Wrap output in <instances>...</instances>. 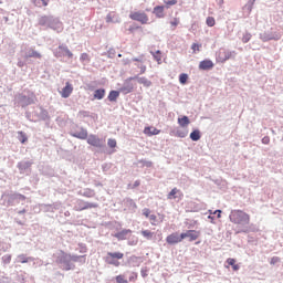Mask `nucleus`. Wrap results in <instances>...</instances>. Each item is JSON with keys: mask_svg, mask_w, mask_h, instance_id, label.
Segmentation results:
<instances>
[{"mask_svg": "<svg viewBox=\"0 0 283 283\" xmlns=\"http://www.w3.org/2000/svg\"><path fill=\"white\" fill-rule=\"evenodd\" d=\"M230 221L233 224H250L251 216L242 210H232L230 213Z\"/></svg>", "mask_w": 283, "mask_h": 283, "instance_id": "obj_1", "label": "nucleus"}, {"mask_svg": "<svg viewBox=\"0 0 283 283\" xmlns=\"http://www.w3.org/2000/svg\"><path fill=\"white\" fill-rule=\"evenodd\" d=\"M123 258H125L123 252H107L105 262L112 266H120V262L118 260H123Z\"/></svg>", "mask_w": 283, "mask_h": 283, "instance_id": "obj_2", "label": "nucleus"}, {"mask_svg": "<svg viewBox=\"0 0 283 283\" xmlns=\"http://www.w3.org/2000/svg\"><path fill=\"white\" fill-rule=\"evenodd\" d=\"M129 19H132V21H138L142 25H147V23H149V15H147L145 11H133L129 14Z\"/></svg>", "mask_w": 283, "mask_h": 283, "instance_id": "obj_3", "label": "nucleus"}, {"mask_svg": "<svg viewBox=\"0 0 283 283\" xmlns=\"http://www.w3.org/2000/svg\"><path fill=\"white\" fill-rule=\"evenodd\" d=\"M143 216H145V218H148L150 220V224L153 227H158V224L163 223V221L165 220V218L161 214H151V210H149L148 208H145L143 210Z\"/></svg>", "mask_w": 283, "mask_h": 283, "instance_id": "obj_4", "label": "nucleus"}, {"mask_svg": "<svg viewBox=\"0 0 283 283\" xmlns=\"http://www.w3.org/2000/svg\"><path fill=\"white\" fill-rule=\"evenodd\" d=\"M98 207V203H92L84 200L78 199L76 201V206L74 207L75 211H85L87 209H96Z\"/></svg>", "mask_w": 283, "mask_h": 283, "instance_id": "obj_5", "label": "nucleus"}, {"mask_svg": "<svg viewBox=\"0 0 283 283\" xmlns=\"http://www.w3.org/2000/svg\"><path fill=\"white\" fill-rule=\"evenodd\" d=\"M187 238H188L189 242H195V240H198V238H200V231L188 230L180 234V240H185Z\"/></svg>", "mask_w": 283, "mask_h": 283, "instance_id": "obj_6", "label": "nucleus"}, {"mask_svg": "<svg viewBox=\"0 0 283 283\" xmlns=\"http://www.w3.org/2000/svg\"><path fill=\"white\" fill-rule=\"evenodd\" d=\"M87 144L92 147H105V143H103V139L98 138L96 135H90L87 138Z\"/></svg>", "mask_w": 283, "mask_h": 283, "instance_id": "obj_7", "label": "nucleus"}, {"mask_svg": "<svg viewBox=\"0 0 283 283\" xmlns=\"http://www.w3.org/2000/svg\"><path fill=\"white\" fill-rule=\"evenodd\" d=\"M74 92V86L70 82L65 83V87L62 88L60 92L62 98H70L72 96V93Z\"/></svg>", "mask_w": 283, "mask_h": 283, "instance_id": "obj_8", "label": "nucleus"}, {"mask_svg": "<svg viewBox=\"0 0 283 283\" xmlns=\"http://www.w3.org/2000/svg\"><path fill=\"white\" fill-rule=\"evenodd\" d=\"M232 56H233V52L223 50L219 52L218 60L221 63H224L229 61V59H232Z\"/></svg>", "mask_w": 283, "mask_h": 283, "instance_id": "obj_9", "label": "nucleus"}, {"mask_svg": "<svg viewBox=\"0 0 283 283\" xmlns=\"http://www.w3.org/2000/svg\"><path fill=\"white\" fill-rule=\"evenodd\" d=\"M144 134L146 136H158V134H160V129L154 127V126H146L144 128Z\"/></svg>", "mask_w": 283, "mask_h": 283, "instance_id": "obj_10", "label": "nucleus"}, {"mask_svg": "<svg viewBox=\"0 0 283 283\" xmlns=\"http://www.w3.org/2000/svg\"><path fill=\"white\" fill-rule=\"evenodd\" d=\"M153 14L157 17V19H164L165 18V7L157 6L153 10Z\"/></svg>", "mask_w": 283, "mask_h": 283, "instance_id": "obj_11", "label": "nucleus"}, {"mask_svg": "<svg viewBox=\"0 0 283 283\" xmlns=\"http://www.w3.org/2000/svg\"><path fill=\"white\" fill-rule=\"evenodd\" d=\"M199 70H213V62L211 60H203L199 63Z\"/></svg>", "mask_w": 283, "mask_h": 283, "instance_id": "obj_12", "label": "nucleus"}, {"mask_svg": "<svg viewBox=\"0 0 283 283\" xmlns=\"http://www.w3.org/2000/svg\"><path fill=\"white\" fill-rule=\"evenodd\" d=\"M132 234V230L130 229H124L120 232H117L115 234V238L117 240H127V235Z\"/></svg>", "mask_w": 283, "mask_h": 283, "instance_id": "obj_13", "label": "nucleus"}, {"mask_svg": "<svg viewBox=\"0 0 283 283\" xmlns=\"http://www.w3.org/2000/svg\"><path fill=\"white\" fill-rule=\"evenodd\" d=\"M134 78L137 80V83H139L140 85H144V87H151V81H149L147 77H138L135 76ZM133 77H130V81L134 80Z\"/></svg>", "mask_w": 283, "mask_h": 283, "instance_id": "obj_14", "label": "nucleus"}, {"mask_svg": "<svg viewBox=\"0 0 283 283\" xmlns=\"http://www.w3.org/2000/svg\"><path fill=\"white\" fill-rule=\"evenodd\" d=\"M73 138H80V140H86L87 138V129L81 128L80 132L72 134Z\"/></svg>", "mask_w": 283, "mask_h": 283, "instance_id": "obj_15", "label": "nucleus"}, {"mask_svg": "<svg viewBox=\"0 0 283 283\" xmlns=\"http://www.w3.org/2000/svg\"><path fill=\"white\" fill-rule=\"evenodd\" d=\"M33 6H35V8H46V6H49L50 0H32Z\"/></svg>", "mask_w": 283, "mask_h": 283, "instance_id": "obj_16", "label": "nucleus"}, {"mask_svg": "<svg viewBox=\"0 0 283 283\" xmlns=\"http://www.w3.org/2000/svg\"><path fill=\"white\" fill-rule=\"evenodd\" d=\"M94 98L97 101H103L105 98V88H98L94 92Z\"/></svg>", "mask_w": 283, "mask_h": 283, "instance_id": "obj_17", "label": "nucleus"}, {"mask_svg": "<svg viewBox=\"0 0 283 283\" xmlns=\"http://www.w3.org/2000/svg\"><path fill=\"white\" fill-rule=\"evenodd\" d=\"M118 96H120V93L118 91H111L108 94V101H111V103H114L116 102Z\"/></svg>", "mask_w": 283, "mask_h": 283, "instance_id": "obj_18", "label": "nucleus"}, {"mask_svg": "<svg viewBox=\"0 0 283 283\" xmlns=\"http://www.w3.org/2000/svg\"><path fill=\"white\" fill-rule=\"evenodd\" d=\"M227 264H229V266H232L233 271H240V265L235 264V259H227Z\"/></svg>", "mask_w": 283, "mask_h": 283, "instance_id": "obj_19", "label": "nucleus"}, {"mask_svg": "<svg viewBox=\"0 0 283 283\" xmlns=\"http://www.w3.org/2000/svg\"><path fill=\"white\" fill-rule=\"evenodd\" d=\"M65 49H67L66 45H60L55 51V56L57 57L65 56Z\"/></svg>", "mask_w": 283, "mask_h": 283, "instance_id": "obj_20", "label": "nucleus"}, {"mask_svg": "<svg viewBox=\"0 0 283 283\" xmlns=\"http://www.w3.org/2000/svg\"><path fill=\"white\" fill-rule=\"evenodd\" d=\"M150 54H153L155 61L160 64V61H163V52H160V50H157L155 52H150Z\"/></svg>", "mask_w": 283, "mask_h": 283, "instance_id": "obj_21", "label": "nucleus"}, {"mask_svg": "<svg viewBox=\"0 0 283 283\" xmlns=\"http://www.w3.org/2000/svg\"><path fill=\"white\" fill-rule=\"evenodd\" d=\"M168 244H176L178 242V234H170L166 238Z\"/></svg>", "mask_w": 283, "mask_h": 283, "instance_id": "obj_22", "label": "nucleus"}, {"mask_svg": "<svg viewBox=\"0 0 283 283\" xmlns=\"http://www.w3.org/2000/svg\"><path fill=\"white\" fill-rule=\"evenodd\" d=\"M106 23H118V20H116V13H108L106 15Z\"/></svg>", "mask_w": 283, "mask_h": 283, "instance_id": "obj_23", "label": "nucleus"}, {"mask_svg": "<svg viewBox=\"0 0 283 283\" xmlns=\"http://www.w3.org/2000/svg\"><path fill=\"white\" fill-rule=\"evenodd\" d=\"M18 140L24 145V143H28V135H25V133L22 130L18 132Z\"/></svg>", "mask_w": 283, "mask_h": 283, "instance_id": "obj_24", "label": "nucleus"}, {"mask_svg": "<svg viewBox=\"0 0 283 283\" xmlns=\"http://www.w3.org/2000/svg\"><path fill=\"white\" fill-rule=\"evenodd\" d=\"M84 198H94L96 196V192L90 188L85 189L84 192L82 193Z\"/></svg>", "mask_w": 283, "mask_h": 283, "instance_id": "obj_25", "label": "nucleus"}, {"mask_svg": "<svg viewBox=\"0 0 283 283\" xmlns=\"http://www.w3.org/2000/svg\"><path fill=\"white\" fill-rule=\"evenodd\" d=\"M142 235L146 238V240L154 239V232H151V230H142Z\"/></svg>", "mask_w": 283, "mask_h": 283, "instance_id": "obj_26", "label": "nucleus"}, {"mask_svg": "<svg viewBox=\"0 0 283 283\" xmlns=\"http://www.w3.org/2000/svg\"><path fill=\"white\" fill-rule=\"evenodd\" d=\"M27 59H41V53L31 49L29 54L27 55Z\"/></svg>", "mask_w": 283, "mask_h": 283, "instance_id": "obj_27", "label": "nucleus"}, {"mask_svg": "<svg viewBox=\"0 0 283 283\" xmlns=\"http://www.w3.org/2000/svg\"><path fill=\"white\" fill-rule=\"evenodd\" d=\"M19 169H30L32 167V161H21L18 164Z\"/></svg>", "mask_w": 283, "mask_h": 283, "instance_id": "obj_28", "label": "nucleus"}, {"mask_svg": "<svg viewBox=\"0 0 283 283\" xmlns=\"http://www.w3.org/2000/svg\"><path fill=\"white\" fill-rule=\"evenodd\" d=\"M190 138L193 142H198L201 138L200 130L196 129L190 134Z\"/></svg>", "mask_w": 283, "mask_h": 283, "instance_id": "obj_29", "label": "nucleus"}, {"mask_svg": "<svg viewBox=\"0 0 283 283\" xmlns=\"http://www.w3.org/2000/svg\"><path fill=\"white\" fill-rule=\"evenodd\" d=\"M48 23H50V17L48 15H42L39 19V25H48Z\"/></svg>", "mask_w": 283, "mask_h": 283, "instance_id": "obj_30", "label": "nucleus"}, {"mask_svg": "<svg viewBox=\"0 0 283 283\" xmlns=\"http://www.w3.org/2000/svg\"><path fill=\"white\" fill-rule=\"evenodd\" d=\"M179 125H181V127H187V125H189V117L184 116L182 118L178 119Z\"/></svg>", "mask_w": 283, "mask_h": 283, "instance_id": "obj_31", "label": "nucleus"}, {"mask_svg": "<svg viewBox=\"0 0 283 283\" xmlns=\"http://www.w3.org/2000/svg\"><path fill=\"white\" fill-rule=\"evenodd\" d=\"M206 23H207L208 28H213V25H216V18H213V17H208V18L206 19Z\"/></svg>", "mask_w": 283, "mask_h": 283, "instance_id": "obj_32", "label": "nucleus"}, {"mask_svg": "<svg viewBox=\"0 0 283 283\" xmlns=\"http://www.w3.org/2000/svg\"><path fill=\"white\" fill-rule=\"evenodd\" d=\"M116 283H129V281H127V279L125 277L124 274H119L115 277Z\"/></svg>", "mask_w": 283, "mask_h": 283, "instance_id": "obj_33", "label": "nucleus"}, {"mask_svg": "<svg viewBox=\"0 0 283 283\" xmlns=\"http://www.w3.org/2000/svg\"><path fill=\"white\" fill-rule=\"evenodd\" d=\"M201 48H202V44H200V43H192V45H191L192 54H196L197 52H200Z\"/></svg>", "mask_w": 283, "mask_h": 283, "instance_id": "obj_34", "label": "nucleus"}, {"mask_svg": "<svg viewBox=\"0 0 283 283\" xmlns=\"http://www.w3.org/2000/svg\"><path fill=\"white\" fill-rule=\"evenodd\" d=\"M187 81H189V75H187L185 73L180 74L179 83H181V85H185V84H187Z\"/></svg>", "mask_w": 283, "mask_h": 283, "instance_id": "obj_35", "label": "nucleus"}, {"mask_svg": "<svg viewBox=\"0 0 283 283\" xmlns=\"http://www.w3.org/2000/svg\"><path fill=\"white\" fill-rule=\"evenodd\" d=\"M80 61H82V63H90V61H91L90 54L82 53L81 56H80Z\"/></svg>", "mask_w": 283, "mask_h": 283, "instance_id": "obj_36", "label": "nucleus"}, {"mask_svg": "<svg viewBox=\"0 0 283 283\" xmlns=\"http://www.w3.org/2000/svg\"><path fill=\"white\" fill-rule=\"evenodd\" d=\"M251 33H244L241 41L242 43H249L251 41Z\"/></svg>", "mask_w": 283, "mask_h": 283, "instance_id": "obj_37", "label": "nucleus"}, {"mask_svg": "<svg viewBox=\"0 0 283 283\" xmlns=\"http://www.w3.org/2000/svg\"><path fill=\"white\" fill-rule=\"evenodd\" d=\"M107 145L111 149H114L116 147V139H108Z\"/></svg>", "mask_w": 283, "mask_h": 283, "instance_id": "obj_38", "label": "nucleus"}, {"mask_svg": "<svg viewBox=\"0 0 283 283\" xmlns=\"http://www.w3.org/2000/svg\"><path fill=\"white\" fill-rule=\"evenodd\" d=\"M176 193H178V190L176 188H174L169 195H168V198L171 200V198H176Z\"/></svg>", "mask_w": 283, "mask_h": 283, "instance_id": "obj_39", "label": "nucleus"}, {"mask_svg": "<svg viewBox=\"0 0 283 283\" xmlns=\"http://www.w3.org/2000/svg\"><path fill=\"white\" fill-rule=\"evenodd\" d=\"M19 262H21L22 264H25V262H28V258H25V255L21 254L18 256Z\"/></svg>", "mask_w": 283, "mask_h": 283, "instance_id": "obj_40", "label": "nucleus"}, {"mask_svg": "<svg viewBox=\"0 0 283 283\" xmlns=\"http://www.w3.org/2000/svg\"><path fill=\"white\" fill-rule=\"evenodd\" d=\"M166 6H176L177 0H165Z\"/></svg>", "mask_w": 283, "mask_h": 283, "instance_id": "obj_41", "label": "nucleus"}, {"mask_svg": "<svg viewBox=\"0 0 283 283\" xmlns=\"http://www.w3.org/2000/svg\"><path fill=\"white\" fill-rule=\"evenodd\" d=\"M65 53L64 55L69 56V59H72V56H74V54L72 53V51H70V49H64Z\"/></svg>", "mask_w": 283, "mask_h": 283, "instance_id": "obj_42", "label": "nucleus"}, {"mask_svg": "<svg viewBox=\"0 0 283 283\" xmlns=\"http://www.w3.org/2000/svg\"><path fill=\"white\" fill-rule=\"evenodd\" d=\"M262 143L263 145H269V143H271V138L269 136H265L262 138Z\"/></svg>", "mask_w": 283, "mask_h": 283, "instance_id": "obj_43", "label": "nucleus"}, {"mask_svg": "<svg viewBox=\"0 0 283 283\" xmlns=\"http://www.w3.org/2000/svg\"><path fill=\"white\" fill-rule=\"evenodd\" d=\"M277 262H280V258L279 256H273L270 261V264H277Z\"/></svg>", "mask_w": 283, "mask_h": 283, "instance_id": "obj_44", "label": "nucleus"}, {"mask_svg": "<svg viewBox=\"0 0 283 283\" xmlns=\"http://www.w3.org/2000/svg\"><path fill=\"white\" fill-rule=\"evenodd\" d=\"M134 87L127 88V87H123L122 92H124L125 94H129L130 92H133Z\"/></svg>", "mask_w": 283, "mask_h": 283, "instance_id": "obj_45", "label": "nucleus"}, {"mask_svg": "<svg viewBox=\"0 0 283 283\" xmlns=\"http://www.w3.org/2000/svg\"><path fill=\"white\" fill-rule=\"evenodd\" d=\"M139 70H140V74H145L147 72V66L146 65H140Z\"/></svg>", "mask_w": 283, "mask_h": 283, "instance_id": "obj_46", "label": "nucleus"}, {"mask_svg": "<svg viewBox=\"0 0 283 283\" xmlns=\"http://www.w3.org/2000/svg\"><path fill=\"white\" fill-rule=\"evenodd\" d=\"M136 280H138V274H133L129 276V282H136Z\"/></svg>", "mask_w": 283, "mask_h": 283, "instance_id": "obj_47", "label": "nucleus"}, {"mask_svg": "<svg viewBox=\"0 0 283 283\" xmlns=\"http://www.w3.org/2000/svg\"><path fill=\"white\" fill-rule=\"evenodd\" d=\"M213 213H217V218H222V210H216Z\"/></svg>", "mask_w": 283, "mask_h": 283, "instance_id": "obj_48", "label": "nucleus"}, {"mask_svg": "<svg viewBox=\"0 0 283 283\" xmlns=\"http://www.w3.org/2000/svg\"><path fill=\"white\" fill-rule=\"evenodd\" d=\"M171 29L176 30V25H178V22L175 20L172 22H170Z\"/></svg>", "mask_w": 283, "mask_h": 283, "instance_id": "obj_49", "label": "nucleus"}, {"mask_svg": "<svg viewBox=\"0 0 283 283\" xmlns=\"http://www.w3.org/2000/svg\"><path fill=\"white\" fill-rule=\"evenodd\" d=\"M250 1V6H249V12H251V10H253V3H255V0H249Z\"/></svg>", "mask_w": 283, "mask_h": 283, "instance_id": "obj_50", "label": "nucleus"}, {"mask_svg": "<svg viewBox=\"0 0 283 283\" xmlns=\"http://www.w3.org/2000/svg\"><path fill=\"white\" fill-rule=\"evenodd\" d=\"M78 258H81V256H78V255H73V256H71V260H73V262H78Z\"/></svg>", "mask_w": 283, "mask_h": 283, "instance_id": "obj_51", "label": "nucleus"}, {"mask_svg": "<svg viewBox=\"0 0 283 283\" xmlns=\"http://www.w3.org/2000/svg\"><path fill=\"white\" fill-rule=\"evenodd\" d=\"M134 187H140V181H139V180H136V181L134 182Z\"/></svg>", "mask_w": 283, "mask_h": 283, "instance_id": "obj_52", "label": "nucleus"}, {"mask_svg": "<svg viewBox=\"0 0 283 283\" xmlns=\"http://www.w3.org/2000/svg\"><path fill=\"white\" fill-rule=\"evenodd\" d=\"M133 61L138 62V63H142V62H143V59L134 57Z\"/></svg>", "mask_w": 283, "mask_h": 283, "instance_id": "obj_53", "label": "nucleus"}, {"mask_svg": "<svg viewBox=\"0 0 283 283\" xmlns=\"http://www.w3.org/2000/svg\"><path fill=\"white\" fill-rule=\"evenodd\" d=\"M20 198H21L22 200H25V196H23V195H20Z\"/></svg>", "mask_w": 283, "mask_h": 283, "instance_id": "obj_54", "label": "nucleus"}, {"mask_svg": "<svg viewBox=\"0 0 283 283\" xmlns=\"http://www.w3.org/2000/svg\"><path fill=\"white\" fill-rule=\"evenodd\" d=\"M180 138H185V134L179 133Z\"/></svg>", "mask_w": 283, "mask_h": 283, "instance_id": "obj_55", "label": "nucleus"}, {"mask_svg": "<svg viewBox=\"0 0 283 283\" xmlns=\"http://www.w3.org/2000/svg\"><path fill=\"white\" fill-rule=\"evenodd\" d=\"M243 233H249V229L243 230Z\"/></svg>", "mask_w": 283, "mask_h": 283, "instance_id": "obj_56", "label": "nucleus"}, {"mask_svg": "<svg viewBox=\"0 0 283 283\" xmlns=\"http://www.w3.org/2000/svg\"><path fill=\"white\" fill-rule=\"evenodd\" d=\"M19 213H25V210L20 211Z\"/></svg>", "mask_w": 283, "mask_h": 283, "instance_id": "obj_57", "label": "nucleus"}, {"mask_svg": "<svg viewBox=\"0 0 283 283\" xmlns=\"http://www.w3.org/2000/svg\"><path fill=\"white\" fill-rule=\"evenodd\" d=\"M85 251H87V249L84 248L83 252L85 253Z\"/></svg>", "mask_w": 283, "mask_h": 283, "instance_id": "obj_58", "label": "nucleus"}, {"mask_svg": "<svg viewBox=\"0 0 283 283\" xmlns=\"http://www.w3.org/2000/svg\"><path fill=\"white\" fill-rule=\"evenodd\" d=\"M18 65H19V67H21V63H19Z\"/></svg>", "mask_w": 283, "mask_h": 283, "instance_id": "obj_59", "label": "nucleus"}]
</instances>
